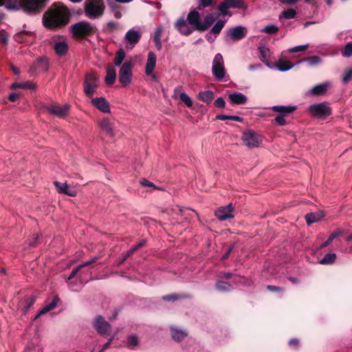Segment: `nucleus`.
I'll list each match as a JSON object with an SVG mask.
<instances>
[{"label": "nucleus", "instance_id": "44", "mask_svg": "<svg viewBox=\"0 0 352 352\" xmlns=\"http://www.w3.org/2000/svg\"><path fill=\"white\" fill-rule=\"evenodd\" d=\"M198 10H201L212 6H214L217 3L216 0H197Z\"/></svg>", "mask_w": 352, "mask_h": 352}, {"label": "nucleus", "instance_id": "8", "mask_svg": "<svg viewBox=\"0 0 352 352\" xmlns=\"http://www.w3.org/2000/svg\"><path fill=\"white\" fill-rule=\"evenodd\" d=\"M98 83V78L95 73L87 74L83 83L85 95L88 97H91L96 92Z\"/></svg>", "mask_w": 352, "mask_h": 352}, {"label": "nucleus", "instance_id": "47", "mask_svg": "<svg viewBox=\"0 0 352 352\" xmlns=\"http://www.w3.org/2000/svg\"><path fill=\"white\" fill-rule=\"evenodd\" d=\"M282 15L287 19H294L296 15V12L294 9L290 8L284 10L282 12Z\"/></svg>", "mask_w": 352, "mask_h": 352}, {"label": "nucleus", "instance_id": "36", "mask_svg": "<svg viewBox=\"0 0 352 352\" xmlns=\"http://www.w3.org/2000/svg\"><path fill=\"white\" fill-rule=\"evenodd\" d=\"M327 90V85L325 84H319L314 87L311 93L314 96H321L326 93Z\"/></svg>", "mask_w": 352, "mask_h": 352}, {"label": "nucleus", "instance_id": "2", "mask_svg": "<svg viewBox=\"0 0 352 352\" xmlns=\"http://www.w3.org/2000/svg\"><path fill=\"white\" fill-rule=\"evenodd\" d=\"M247 8L244 0H223L217 7L218 13H209L204 16V22L199 25L198 31L204 32L207 30L220 16H231L232 14L229 11L230 8L246 10Z\"/></svg>", "mask_w": 352, "mask_h": 352}, {"label": "nucleus", "instance_id": "60", "mask_svg": "<svg viewBox=\"0 0 352 352\" xmlns=\"http://www.w3.org/2000/svg\"><path fill=\"white\" fill-rule=\"evenodd\" d=\"M233 276V274L231 272H221L219 275V278H224V279H230Z\"/></svg>", "mask_w": 352, "mask_h": 352}, {"label": "nucleus", "instance_id": "24", "mask_svg": "<svg viewBox=\"0 0 352 352\" xmlns=\"http://www.w3.org/2000/svg\"><path fill=\"white\" fill-rule=\"evenodd\" d=\"M100 128L103 132L110 137L115 135L114 130L112 124L108 118H104L101 120L100 124Z\"/></svg>", "mask_w": 352, "mask_h": 352}, {"label": "nucleus", "instance_id": "3", "mask_svg": "<svg viewBox=\"0 0 352 352\" xmlns=\"http://www.w3.org/2000/svg\"><path fill=\"white\" fill-rule=\"evenodd\" d=\"M97 29L87 21H80L70 26L73 36L77 39L85 38L95 34Z\"/></svg>", "mask_w": 352, "mask_h": 352}, {"label": "nucleus", "instance_id": "62", "mask_svg": "<svg viewBox=\"0 0 352 352\" xmlns=\"http://www.w3.org/2000/svg\"><path fill=\"white\" fill-rule=\"evenodd\" d=\"M234 246V245H232V246L229 247V248L227 250V251H226V252H225V254L223 255V256H222V260H226V259H227V258L229 257V256H230V253H231V252H232V250H233Z\"/></svg>", "mask_w": 352, "mask_h": 352}, {"label": "nucleus", "instance_id": "48", "mask_svg": "<svg viewBox=\"0 0 352 352\" xmlns=\"http://www.w3.org/2000/svg\"><path fill=\"white\" fill-rule=\"evenodd\" d=\"M278 31V28L275 25H269L264 28L262 32L268 34H276Z\"/></svg>", "mask_w": 352, "mask_h": 352}, {"label": "nucleus", "instance_id": "56", "mask_svg": "<svg viewBox=\"0 0 352 352\" xmlns=\"http://www.w3.org/2000/svg\"><path fill=\"white\" fill-rule=\"evenodd\" d=\"M98 258H99L98 257L94 256L91 259H90L89 261L84 262L83 263H82L81 265H79L80 266L81 268L89 266L91 264L96 263L98 260Z\"/></svg>", "mask_w": 352, "mask_h": 352}, {"label": "nucleus", "instance_id": "43", "mask_svg": "<svg viewBox=\"0 0 352 352\" xmlns=\"http://www.w3.org/2000/svg\"><path fill=\"white\" fill-rule=\"evenodd\" d=\"M125 56H126V54L123 49H120L119 50H118L117 52L116 53V56H115V58L113 60L115 65L116 66L121 65Z\"/></svg>", "mask_w": 352, "mask_h": 352}, {"label": "nucleus", "instance_id": "5", "mask_svg": "<svg viewBox=\"0 0 352 352\" xmlns=\"http://www.w3.org/2000/svg\"><path fill=\"white\" fill-rule=\"evenodd\" d=\"M309 112L314 118L326 119L332 114V109L327 102H322L309 106Z\"/></svg>", "mask_w": 352, "mask_h": 352}, {"label": "nucleus", "instance_id": "10", "mask_svg": "<svg viewBox=\"0 0 352 352\" xmlns=\"http://www.w3.org/2000/svg\"><path fill=\"white\" fill-rule=\"evenodd\" d=\"M133 64L131 60L125 61L119 71V81L123 87L128 85L132 80V68Z\"/></svg>", "mask_w": 352, "mask_h": 352}, {"label": "nucleus", "instance_id": "45", "mask_svg": "<svg viewBox=\"0 0 352 352\" xmlns=\"http://www.w3.org/2000/svg\"><path fill=\"white\" fill-rule=\"evenodd\" d=\"M341 53L343 57L349 58L352 56V43H348Z\"/></svg>", "mask_w": 352, "mask_h": 352}, {"label": "nucleus", "instance_id": "34", "mask_svg": "<svg viewBox=\"0 0 352 352\" xmlns=\"http://www.w3.org/2000/svg\"><path fill=\"white\" fill-rule=\"evenodd\" d=\"M36 85L30 81H27V82H14L11 86V88L13 89L20 88V89H28L34 90L36 89Z\"/></svg>", "mask_w": 352, "mask_h": 352}, {"label": "nucleus", "instance_id": "18", "mask_svg": "<svg viewBox=\"0 0 352 352\" xmlns=\"http://www.w3.org/2000/svg\"><path fill=\"white\" fill-rule=\"evenodd\" d=\"M175 28L185 36H188L192 32V29L187 26L186 21L184 18H180L175 22Z\"/></svg>", "mask_w": 352, "mask_h": 352}, {"label": "nucleus", "instance_id": "30", "mask_svg": "<svg viewBox=\"0 0 352 352\" xmlns=\"http://www.w3.org/2000/svg\"><path fill=\"white\" fill-rule=\"evenodd\" d=\"M214 98V92L210 90L200 91L198 95L199 100L206 104H210Z\"/></svg>", "mask_w": 352, "mask_h": 352}, {"label": "nucleus", "instance_id": "29", "mask_svg": "<svg viewBox=\"0 0 352 352\" xmlns=\"http://www.w3.org/2000/svg\"><path fill=\"white\" fill-rule=\"evenodd\" d=\"M35 69H39L43 72H47L48 70V63L45 58H40L31 67V70L35 71Z\"/></svg>", "mask_w": 352, "mask_h": 352}, {"label": "nucleus", "instance_id": "54", "mask_svg": "<svg viewBox=\"0 0 352 352\" xmlns=\"http://www.w3.org/2000/svg\"><path fill=\"white\" fill-rule=\"evenodd\" d=\"M308 47H309L308 45H298V46H296V47L289 49V52L290 53H296V52L306 50L308 48Z\"/></svg>", "mask_w": 352, "mask_h": 352}, {"label": "nucleus", "instance_id": "35", "mask_svg": "<svg viewBox=\"0 0 352 352\" xmlns=\"http://www.w3.org/2000/svg\"><path fill=\"white\" fill-rule=\"evenodd\" d=\"M322 61V59L318 56H311L305 58H302L298 61V63L302 62H307L309 66H315L320 64Z\"/></svg>", "mask_w": 352, "mask_h": 352}, {"label": "nucleus", "instance_id": "57", "mask_svg": "<svg viewBox=\"0 0 352 352\" xmlns=\"http://www.w3.org/2000/svg\"><path fill=\"white\" fill-rule=\"evenodd\" d=\"M82 268L80 267V265L77 266L76 267L74 268L70 274V275L69 276V277L67 278V280H72L73 278H74L76 274L78 273V272L81 270Z\"/></svg>", "mask_w": 352, "mask_h": 352}, {"label": "nucleus", "instance_id": "49", "mask_svg": "<svg viewBox=\"0 0 352 352\" xmlns=\"http://www.w3.org/2000/svg\"><path fill=\"white\" fill-rule=\"evenodd\" d=\"M352 79V68L344 71L342 76V82L344 84L348 83Z\"/></svg>", "mask_w": 352, "mask_h": 352}, {"label": "nucleus", "instance_id": "31", "mask_svg": "<svg viewBox=\"0 0 352 352\" xmlns=\"http://www.w3.org/2000/svg\"><path fill=\"white\" fill-rule=\"evenodd\" d=\"M170 331L173 339L178 342H181L188 336V333L186 331L175 327H171Z\"/></svg>", "mask_w": 352, "mask_h": 352}, {"label": "nucleus", "instance_id": "21", "mask_svg": "<svg viewBox=\"0 0 352 352\" xmlns=\"http://www.w3.org/2000/svg\"><path fill=\"white\" fill-rule=\"evenodd\" d=\"M155 65L156 56L153 52H149L145 68V73L147 76H150L153 74Z\"/></svg>", "mask_w": 352, "mask_h": 352}, {"label": "nucleus", "instance_id": "19", "mask_svg": "<svg viewBox=\"0 0 352 352\" xmlns=\"http://www.w3.org/2000/svg\"><path fill=\"white\" fill-rule=\"evenodd\" d=\"M201 15L197 10L190 11L187 16V21L190 25H194L195 30L198 31L199 25H201L200 22Z\"/></svg>", "mask_w": 352, "mask_h": 352}, {"label": "nucleus", "instance_id": "27", "mask_svg": "<svg viewBox=\"0 0 352 352\" xmlns=\"http://www.w3.org/2000/svg\"><path fill=\"white\" fill-rule=\"evenodd\" d=\"M229 99L234 104H243L247 102V97L241 93H233L229 95Z\"/></svg>", "mask_w": 352, "mask_h": 352}, {"label": "nucleus", "instance_id": "6", "mask_svg": "<svg viewBox=\"0 0 352 352\" xmlns=\"http://www.w3.org/2000/svg\"><path fill=\"white\" fill-rule=\"evenodd\" d=\"M274 112L279 113L274 118V122H276L279 126H285L287 121L285 117L293 113L296 109V106H273L271 107Z\"/></svg>", "mask_w": 352, "mask_h": 352}, {"label": "nucleus", "instance_id": "13", "mask_svg": "<svg viewBox=\"0 0 352 352\" xmlns=\"http://www.w3.org/2000/svg\"><path fill=\"white\" fill-rule=\"evenodd\" d=\"M212 74L219 80L225 77L226 71L223 65V56L221 54H217L212 61Z\"/></svg>", "mask_w": 352, "mask_h": 352}, {"label": "nucleus", "instance_id": "32", "mask_svg": "<svg viewBox=\"0 0 352 352\" xmlns=\"http://www.w3.org/2000/svg\"><path fill=\"white\" fill-rule=\"evenodd\" d=\"M190 296L186 294H170L162 296V300L164 301H176L180 299L189 298Z\"/></svg>", "mask_w": 352, "mask_h": 352}, {"label": "nucleus", "instance_id": "26", "mask_svg": "<svg viewBox=\"0 0 352 352\" xmlns=\"http://www.w3.org/2000/svg\"><path fill=\"white\" fill-rule=\"evenodd\" d=\"M324 214L322 212H310L305 215V218L308 225H311L324 217Z\"/></svg>", "mask_w": 352, "mask_h": 352}, {"label": "nucleus", "instance_id": "22", "mask_svg": "<svg viewBox=\"0 0 352 352\" xmlns=\"http://www.w3.org/2000/svg\"><path fill=\"white\" fill-rule=\"evenodd\" d=\"M54 50L58 56L63 57L67 54L69 46L65 41L55 42Z\"/></svg>", "mask_w": 352, "mask_h": 352}, {"label": "nucleus", "instance_id": "1", "mask_svg": "<svg viewBox=\"0 0 352 352\" xmlns=\"http://www.w3.org/2000/svg\"><path fill=\"white\" fill-rule=\"evenodd\" d=\"M71 14L67 7L61 3H54L43 15V24L48 30L63 28L69 22Z\"/></svg>", "mask_w": 352, "mask_h": 352}, {"label": "nucleus", "instance_id": "63", "mask_svg": "<svg viewBox=\"0 0 352 352\" xmlns=\"http://www.w3.org/2000/svg\"><path fill=\"white\" fill-rule=\"evenodd\" d=\"M19 97V95L16 93H12L9 95L8 99L10 102H15Z\"/></svg>", "mask_w": 352, "mask_h": 352}, {"label": "nucleus", "instance_id": "55", "mask_svg": "<svg viewBox=\"0 0 352 352\" xmlns=\"http://www.w3.org/2000/svg\"><path fill=\"white\" fill-rule=\"evenodd\" d=\"M267 289L270 292H277L279 294L283 293L285 291V289L283 287H277L274 285H267Z\"/></svg>", "mask_w": 352, "mask_h": 352}, {"label": "nucleus", "instance_id": "17", "mask_svg": "<svg viewBox=\"0 0 352 352\" xmlns=\"http://www.w3.org/2000/svg\"><path fill=\"white\" fill-rule=\"evenodd\" d=\"M91 104L103 113H110L109 103L103 97L93 98Z\"/></svg>", "mask_w": 352, "mask_h": 352}, {"label": "nucleus", "instance_id": "59", "mask_svg": "<svg viewBox=\"0 0 352 352\" xmlns=\"http://www.w3.org/2000/svg\"><path fill=\"white\" fill-rule=\"evenodd\" d=\"M259 51H260V54H261L260 58H261V60L263 61L264 59L267 58V53H268V50L263 48V47H260L259 48Z\"/></svg>", "mask_w": 352, "mask_h": 352}, {"label": "nucleus", "instance_id": "64", "mask_svg": "<svg viewBox=\"0 0 352 352\" xmlns=\"http://www.w3.org/2000/svg\"><path fill=\"white\" fill-rule=\"evenodd\" d=\"M230 116L223 115V114L217 115L216 118H215L216 120H230Z\"/></svg>", "mask_w": 352, "mask_h": 352}, {"label": "nucleus", "instance_id": "23", "mask_svg": "<svg viewBox=\"0 0 352 352\" xmlns=\"http://www.w3.org/2000/svg\"><path fill=\"white\" fill-rule=\"evenodd\" d=\"M60 300V298L56 296L52 299V302H50L48 305L45 306L34 318V320H37L41 316L47 314L48 311L52 310L54 309L57 305L58 301Z\"/></svg>", "mask_w": 352, "mask_h": 352}, {"label": "nucleus", "instance_id": "9", "mask_svg": "<svg viewBox=\"0 0 352 352\" xmlns=\"http://www.w3.org/2000/svg\"><path fill=\"white\" fill-rule=\"evenodd\" d=\"M241 140L249 148L258 147L262 143V138L253 130H247L242 134Z\"/></svg>", "mask_w": 352, "mask_h": 352}, {"label": "nucleus", "instance_id": "61", "mask_svg": "<svg viewBox=\"0 0 352 352\" xmlns=\"http://www.w3.org/2000/svg\"><path fill=\"white\" fill-rule=\"evenodd\" d=\"M133 253L130 250L126 253V254L122 257V258L119 261L118 265H121L124 263L128 258H129Z\"/></svg>", "mask_w": 352, "mask_h": 352}, {"label": "nucleus", "instance_id": "7", "mask_svg": "<svg viewBox=\"0 0 352 352\" xmlns=\"http://www.w3.org/2000/svg\"><path fill=\"white\" fill-rule=\"evenodd\" d=\"M85 14L90 18H97L103 14L104 4L102 0H91L86 3Z\"/></svg>", "mask_w": 352, "mask_h": 352}, {"label": "nucleus", "instance_id": "25", "mask_svg": "<svg viewBox=\"0 0 352 352\" xmlns=\"http://www.w3.org/2000/svg\"><path fill=\"white\" fill-rule=\"evenodd\" d=\"M116 78V70L111 65H109L107 68V76L105 82L107 85H111L115 82Z\"/></svg>", "mask_w": 352, "mask_h": 352}, {"label": "nucleus", "instance_id": "15", "mask_svg": "<svg viewBox=\"0 0 352 352\" xmlns=\"http://www.w3.org/2000/svg\"><path fill=\"white\" fill-rule=\"evenodd\" d=\"M234 208L232 204L220 207L215 211V216L220 221H225L234 217Z\"/></svg>", "mask_w": 352, "mask_h": 352}, {"label": "nucleus", "instance_id": "58", "mask_svg": "<svg viewBox=\"0 0 352 352\" xmlns=\"http://www.w3.org/2000/svg\"><path fill=\"white\" fill-rule=\"evenodd\" d=\"M289 345L294 349H298L299 346V340L297 338H292L289 341Z\"/></svg>", "mask_w": 352, "mask_h": 352}, {"label": "nucleus", "instance_id": "53", "mask_svg": "<svg viewBox=\"0 0 352 352\" xmlns=\"http://www.w3.org/2000/svg\"><path fill=\"white\" fill-rule=\"evenodd\" d=\"M146 243V240L142 239L138 243L133 245L130 250L132 251V252L134 254L135 251L140 249L141 248L144 247Z\"/></svg>", "mask_w": 352, "mask_h": 352}, {"label": "nucleus", "instance_id": "28", "mask_svg": "<svg viewBox=\"0 0 352 352\" xmlns=\"http://www.w3.org/2000/svg\"><path fill=\"white\" fill-rule=\"evenodd\" d=\"M140 344V340L136 335L132 334L126 338L125 346L131 350H135Z\"/></svg>", "mask_w": 352, "mask_h": 352}, {"label": "nucleus", "instance_id": "37", "mask_svg": "<svg viewBox=\"0 0 352 352\" xmlns=\"http://www.w3.org/2000/svg\"><path fill=\"white\" fill-rule=\"evenodd\" d=\"M278 69L281 72L288 71L294 67V64L289 60H279L277 63Z\"/></svg>", "mask_w": 352, "mask_h": 352}, {"label": "nucleus", "instance_id": "52", "mask_svg": "<svg viewBox=\"0 0 352 352\" xmlns=\"http://www.w3.org/2000/svg\"><path fill=\"white\" fill-rule=\"evenodd\" d=\"M164 28L162 26H159L156 28L154 36H153V41H158L161 40V36L163 32Z\"/></svg>", "mask_w": 352, "mask_h": 352}, {"label": "nucleus", "instance_id": "16", "mask_svg": "<svg viewBox=\"0 0 352 352\" xmlns=\"http://www.w3.org/2000/svg\"><path fill=\"white\" fill-rule=\"evenodd\" d=\"M247 29L245 27L239 25L231 28L228 32V35L233 40L239 41L246 36Z\"/></svg>", "mask_w": 352, "mask_h": 352}, {"label": "nucleus", "instance_id": "12", "mask_svg": "<svg viewBox=\"0 0 352 352\" xmlns=\"http://www.w3.org/2000/svg\"><path fill=\"white\" fill-rule=\"evenodd\" d=\"M43 108L53 116L64 118L68 115L70 105L67 104L63 106L58 104H44Z\"/></svg>", "mask_w": 352, "mask_h": 352}, {"label": "nucleus", "instance_id": "50", "mask_svg": "<svg viewBox=\"0 0 352 352\" xmlns=\"http://www.w3.org/2000/svg\"><path fill=\"white\" fill-rule=\"evenodd\" d=\"M214 106L219 109H225L226 102L222 97H219L214 100Z\"/></svg>", "mask_w": 352, "mask_h": 352}, {"label": "nucleus", "instance_id": "11", "mask_svg": "<svg viewBox=\"0 0 352 352\" xmlns=\"http://www.w3.org/2000/svg\"><path fill=\"white\" fill-rule=\"evenodd\" d=\"M93 326L97 333L101 336H108L111 333V325L100 315L96 317L93 322Z\"/></svg>", "mask_w": 352, "mask_h": 352}, {"label": "nucleus", "instance_id": "4", "mask_svg": "<svg viewBox=\"0 0 352 352\" xmlns=\"http://www.w3.org/2000/svg\"><path fill=\"white\" fill-rule=\"evenodd\" d=\"M22 10L28 14L40 13L45 6V0H19Z\"/></svg>", "mask_w": 352, "mask_h": 352}, {"label": "nucleus", "instance_id": "14", "mask_svg": "<svg viewBox=\"0 0 352 352\" xmlns=\"http://www.w3.org/2000/svg\"><path fill=\"white\" fill-rule=\"evenodd\" d=\"M142 37L141 32L134 29H130L126 32L124 39L126 41V47L132 48L139 43Z\"/></svg>", "mask_w": 352, "mask_h": 352}, {"label": "nucleus", "instance_id": "42", "mask_svg": "<svg viewBox=\"0 0 352 352\" xmlns=\"http://www.w3.org/2000/svg\"><path fill=\"white\" fill-rule=\"evenodd\" d=\"M226 21L223 20H218L214 26L210 30V33L214 35H218L223 27L225 26Z\"/></svg>", "mask_w": 352, "mask_h": 352}, {"label": "nucleus", "instance_id": "51", "mask_svg": "<svg viewBox=\"0 0 352 352\" xmlns=\"http://www.w3.org/2000/svg\"><path fill=\"white\" fill-rule=\"evenodd\" d=\"M140 184L144 187H152L154 189H160L159 188L156 187L153 183L151 182L145 178L141 179L140 180Z\"/></svg>", "mask_w": 352, "mask_h": 352}, {"label": "nucleus", "instance_id": "39", "mask_svg": "<svg viewBox=\"0 0 352 352\" xmlns=\"http://www.w3.org/2000/svg\"><path fill=\"white\" fill-rule=\"evenodd\" d=\"M215 287L221 292H229L232 288L229 283L223 280H217L215 284Z\"/></svg>", "mask_w": 352, "mask_h": 352}, {"label": "nucleus", "instance_id": "40", "mask_svg": "<svg viewBox=\"0 0 352 352\" xmlns=\"http://www.w3.org/2000/svg\"><path fill=\"white\" fill-rule=\"evenodd\" d=\"M31 34V32L23 30L16 34L14 38L15 41L21 43L26 41L28 39V36H29Z\"/></svg>", "mask_w": 352, "mask_h": 352}, {"label": "nucleus", "instance_id": "38", "mask_svg": "<svg viewBox=\"0 0 352 352\" xmlns=\"http://www.w3.org/2000/svg\"><path fill=\"white\" fill-rule=\"evenodd\" d=\"M36 300V296L32 295L30 297L27 298L24 300V306L22 309V311L24 314H26L29 309L33 306Z\"/></svg>", "mask_w": 352, "mask_h": 352}, {"label": "nucleus", "instance_id": "33", "mask_svg": "<svg viewBox=\"0 0 352 352\" xmlns=\"http://www.w3.org/2000/svg\"><path fill=\"white\" fill-rule=\"evenodd\" d=\"M342 234H343V231L340 229H338L336 232L331 233L330 234V236H329V238L320 245V248L322 249V248L327 247L328 245H330V243L333 241V239H335L336 238H337L340 236H342Z\"/></svg>", "mask_w": 352, "mask_h": 352}, {"label": "nucleus", "instance_id": "20", "mask_svg": "<svg viewBox=\"0 0 352 352\" xmlns=\"http://www.w3.org/2000/svg\"><path fill=\"white\" fill-rule=\"evenodd\" d=\"M54 184L59 193L65 194L70 197H75L76 195V191L74 189H70L66 183H60L55 181Z\"/></svg>", "mask_w": 352, "mask_h": 352}, {"label": "nucleus", "instance_id": "41", "mask_svg": "<svg viewBox=\"0 0 352 352\" xmlns=\"http://www.w3.org/2000/svg\"><path fill=\"white\" fill-rule=\"evenodd\" d=\"M336 254L329 253L324 255V256L320 260V263L322 265H330L335 262L336 259Z\"/></svg>", "mask_w": 352, "mask_h": 352}, {"label": "nucleus", "instance_id": "46", "mask_svg": "<svg viewBox=\"0 0 352 352\" xmlns=\"http://www.w3.org/2000/svg\"><path fill=\"white\" fill-rule=\"evenodd\" d=\"M179 98L188 107L192 106L191 98L186 93H181L179 94Z\"/></svg>", "mask_w": 352, "mask_h": 352}]
</instances>
